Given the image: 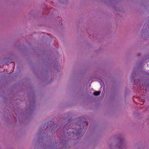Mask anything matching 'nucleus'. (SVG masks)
Instances as JSON below:
<instances>
[{
	"label": "nucleus",
	"instance_id": "nucleus-2",
	"mask_svg": "<svg viewBox=\"0 0 149 149\" xmlns=\"http://www.w3.org/2000/svg\"><path fill=\"white\" fill-rule=\"evenodd\" d=\"M100 92L99 91H95L93 92V94L95 95H98L100 94Z\"/></svg>",
	"mask_w": 149,
	"mask_h": 149
},
{
	"label": "nucleus",
	"instance_id": "nucleus-1",
	"mask_svg": "<svg viewBox=\"0 0 149 149\" xmlns=\"http://www.w3.org/2000/svg\"><path fill=\"white\" fill-rule=\"evenodd\" d=\"M74 128L75 129H74V130L76 131V134H75V132H75L72 131V134L73 135L74 134L75 135H76V136H82V134H80V133H79V132H80V130H81V129L79 128V130H77V129H78L77 128H75V127H73L72 128L73 129Z\"/></svg>",
	"mask_w": 149,
	"mask_h": 149
}]
</instances>
